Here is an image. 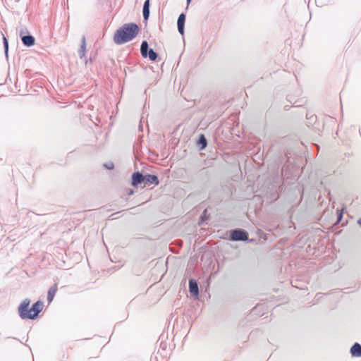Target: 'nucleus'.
I'll return each instance as SVG.
<instances>
[{
    "label": "nucleus",
    "instance_id": "obj_18",
    "mask_svg": "<svg viewBox=\"0 0 361 361\" xmlns=\"http://www.w3.org/2000/svg\"><path fill=\"white\" fill-rule=\"evenodd\" d=\"M358 224L361 226V219H359L357 221Z\"/></svg>",
    "mask_w": 361,
    "mask_h": 361
},
{
    "label": "nucleus",
    "instance_id": "obj_16",
    "mask_svg": "<svg viewBox=\"0 0 361 361\" xmlns=\"http://www.w3.org/2000/svg\"><path fill=\"white\" fill-rule=\"evenodd\" d=\"M105 166L108 169H114V164L113 163H110L108 165H105Z\"/></svg>",
    "mask_w": 361,
    "mask_h": 361
},
{
    "label": "nucleus",
    "instance_id": "obj_13",
    "mask_svg": "<svg viewBox=\"0 0 361 361\" xmlns=\"http://www.w3.org/2000/svg\"><path fill=\"white\" fill-rule=\"evenodd\" d=\"M147 56H149L151 61H155L157 59V54L153 49H150L147 53Z\"/></svg>",
    "mask_w": 361,
    "mask_h": 361
},
{
    "label": "nucleus",
    "instance_id": "obj_12",
    "mask_svg": "<svg viewBox=\"0 0 361 361\" xmlns=\"http://www.w3.org/2000/svg\"><path fill=\"white\" fill-rule=\"evenodd\" d=\"M141 54L144 58L147 56L148 53V43L146 41L142 42L140 48Z\"/></svg>",
    "mask_w": 361,
    "mask_h": 361
},
{
    "label": "nucleus",
    "instance_id": "obj_1",
    "mask_svg": "<svg viewBox=\"0 0 361 361\" xmlns=\"http://www.w3.org/2000/svg\"><path fill=\"white\" fill-rule=\"evenodd\" d=\"M139 32L137 25L133 23L124 24L114 35V42L116 44H123L133 39Z\"/></svg>",
    "mask_w": 361,
    "mask_h": 361
},
{
    "label": "nucleus",
    "instance_id": "obj_9",
    "mask_svg": "<svg viewBox=\"0 0 361 361\" xmlns=\"http://www.w3.org/2000/svg\"><path fill=\"white\" fill-rule=\"evenodd\" d=\"M190 292L191 294L197 296L199 293L197 283L194 280H190L189 281Z\"/></svg>",
    "mask_w": 361,
    "mask_h": 361
},
{
    "label": "nucleus",
    "instance_id": "obj_15",
    "mask_svg": "<svg viewBox=\"0 0 361 361\" xmlns=\"http://www.w3.org/2000/svg\"><path fill=\"white\" fill-rule=\"evenodd\" d=\"M343 215V210L338 211V221H340L341 220Z\"/></svg>",
    "mask_w": 361,
    "mask_h": 361
},
{
    "label": "nucleus",
    "instance_id": "obj_10",
    "mask_svg": "<svg viewBox=\"0 0 361 361\" xmlns=\"http://www.w3.org/2000/svg\"><path fill=\"white\" fill-rule=\"evenodd\" d=\"M22 41L23 44L27 47H31L35 44V38L30 35L23 36Z\"/></svg>",
    "mask_w": 361,
    "mask_h": 361
},
{
    "label": "nucleus",
    "instance_id": "obj_5",
    "mask_svg": "<svg viewBox=\"0 0 361 361\" xmlns=\"http://www.w3.org/2000/svg\"><path fill=\"white\" fill-rule=\"evenodd\" d=\"M141 183L144 184V176L139 172L134 173L132 176V185L137 187Z\"/></svg>",
    "mask_w": 361,
    "mask_h": 361
},
{
    "label": "nucleus",
    "instance_id": "obj_17",
    "mask_svg": "<svg viewBox=\"0 0 361 361\" xmlns=\"http://www.w3.org/2000/svg\"><path fill=\"white\" fill-rule=\"evenodd\" d=\"M4 41L5 47H6V50H7L8 49V41L5 37H4Z\"/></svg>",
    "mask_w": 361,
    "mask_h": 361
},
{
    "label": "nucleus",
    "instance_id": "obj_14",
    "mask_svg": "<svg viewBox=\"0 0 361 361\" xmlns=\"http://www.w3.org/2000/svg\"><path fill=\"white\" fill-rule=\"evenodd\" d=\"M199 144L202 145V149H204L207 146V140L203 135H201L199 139Z\"/></svg>",
    "mask_w": 361,
    "mask_h": 361
},
{
    "label": "nucleus",
    "instance_id": "obj_20",
    "mask_svg": "<svg viewBox=\"0 0 361 361\" xmlns=\"http://www.w3.org/2000/svg\"><path fill=\"white\" fill-rule=\"evenodd\" d=\"M82 48L84 49L85 48V44L82 46Z\"/></svg>",
    "mask_w": 361,
    "mask_h": 361
},
{
    "label": "nucleus",
    "instance_id": "obj_7",
    "mask_svg": "<svg viewBox=\"0 0 361 361\" xmlns=\"http://www.w3.org/2000/svg\"><path fill=\"white\" fill-rule=\"evenodd\" d=\"M185 16L181 13L178 18V30L181 35L184 33V24H185Z\"/></svg>",
    "mask_w": 361,
    "mask_h": 361
},
{
    "label": "nucleus",
    "instance_id": "obj_8",
    "mask_svg": "<svg viewBox=\"0 0 361 361\" xmlns=\"http://www.w3.org/2000/svg\"><path fill=\"white\" fill-rule=\"evenodd\" d=\"M350 353L354 357H361V345L355 343L350 348Z\"/></svg>",
    "mask_w": 361,
    "mask_h": 361
},
{
    "label": "nucleus",
    "instance_id": "obj_4",
    "mask_svg": "<svg viewBox=\"0 0 361 361\" xmlns=\"http://www.w3.org/2000/svg\"><path fill=\"white\" fill-rule=\"evenodd\" d=\"M159 180L157 176L155 175H151L147 174L144 176V185L143 187H145L146 185L149 184H154L155 185H157L159 184Z\"/></svg>",
    "mask_w": 361,
    "mask_h": 361
},
{
    "label": "nucleus",
    "instance_id": "obj_3",
    "mask_svg": "<svg viewBox=\"0 0 361 361\" xmlns=\"http://www.w3.org/2000/svg\"><path fill=\"white\" fill-rule=\"evenodd\" d=\"M231 239L233 240H246L247 234L243 230H235L231 233Z\"/></svg>",
    "mask_w": 361,
    "mask_h": 361
},
{
    "label": "nucleus",
    "instance_id": "obj_6",
    "mask_svg": "<svg viewBox=\"0 0 361 361\" xmlns=\"http://www.w3.org/2000/svg\"><path fill=\"white\" fill-rule=\"evenodd\" d=\"M57 290L58 286L56 283H55L54 286L49 288L47 293V300L49 304L53 300Z\"/></svg>",
    "mask_w": 361,
    "mask_h": 361
},
{
    "label": "nucleus",
    "instance_id": "obj_19",
    "mask_svg": "<svg viewBox=\"0 0 361 361\" xmlns=\"http://www.w3.org/2000/svg\"><path fill=\"white\" fill-rule=\"evenodd\" d=\"M190 1L191 0H187L188 4H189L190 3Z\"/></svg>",
    "mask_w": 361,
    "mask_h": 361
},
{
    "label": "nucleus",
    "instance_id": "obj_2",
    "mask_svg": "<svg viewBox=\"0 0 361 361\" xmlns=\"http://www.w3.org/2000/svg\"><path fill=\"white\" fill-rule=\"evenodd\" d=\"M30 303V300L25 299L18 307V314L23 319H35L43 310L44 305L42 301H37L33 304L32 307L29 309Z\"/></svg>",
    "mask_w": 361,
    "mask_h": 361
},
{
    "label": "nucleus",
    "instance_id": "obj_11",
    "mask_svg": "<svg viewBox=\"0 0 361 361\" xmlns=\"http://www.w3.org/2000/svg\"><path fill=\"white\" fill-rule=\"evenodd\" d=\"M149 0H146L143 6V16L145 20L149 18Z\"/></svg>",
    "mask_w": 361,
    "mask_h": 361
}]
</instances>
